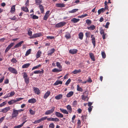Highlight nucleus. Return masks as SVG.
<instances>
[{
    "label": "nucleus",
    "mask_w": 128,
    "mask_h": 128,
    "mask_svg": "<svg viewBox=\"0 0 128 128\" xmlns=\"http://www.w3.org/2000/svg\"><path fill=\"white\" fill-rule=\"evenodd\" d=\"M23 78L24 79V81L25 83L27 85L29 82V78L28 77L27 74L26 72H24L23 73Z\"/></svg>",
    "instance_id": "nucleus-1"
},
{
    "label": "nucleus",
    "mask_w": 128,
    "mask_h": 128,
    "mask_svg": "<svg viewBox=\"0 0 128 128\" xmlns=\"http://www.w3.org/2000/svg\"><path fill=\"white\" fill-rule=\"evenodd\" d=\"M18 114L17 110L15 109H13V111L12 115V118H14L16 117Z\"/></svg>",
    "instance_id": "nucleus-2"
},
{
    "label": "nucleus",
    "mask_w": 128,
    "mask_h": 128,
    "mask_svg": "<svg viewBox=\"0 0 128 128\" xmlns=\"http://www.w3.org/2000/svg\"><path fill=\"white\" fill-rule=\"evenodd\" d=\"M55 107L53 106L52 108L51 109L46 110L45 113L46 115H48L52 113L54 111Z\"/></svg>",
    "instance_id": "nucleus-3"
},
{
    "label": "nucleus",
    "mask_w": 128,
    "mask_h": 128,
    "mask_svg": "<svg viewBox=\"0 0 128 128\" xmlns=\"http://www.w3.org/2000/svg\"><path fill=\"white\" fill-rule=\"evenodd\" d=\"M66 24L65 22H61L59 23H57L55 25V27L58 28H59L62 27Z\"/></svg>",
    "instance_id": "nucleus-4"
},
{
    "label": "nucleus",
    "mask_w": 128,
    "mask_h": 128,
    "mask_svg": "<svg viewBox=\"0 0 128 128\" xmlns=\"http://www.w3.org/2000/svg\"><path fill=\"white\" fill-rule=\"evenodd\" d=\"M8 70L10 72L16 74H18V72L14 68H12V67H10L8 68Z\"/></svg>",
    "instance_id": "nucleus-5"
},
{
    "label": "nucleus",
    "mask_w": 128,
    "mask_h": 128,
    "mask_svg": "<svg viewBox=\"0 0 128 128\" xmlns=\"http://www.w3.org/2000/svg\"><path fill=\"white\" fill-rule=\"evenodd\" d=\"M42 35L41 33H36L34 34L32 36L30 37V38H35L39 37L42 36Z\"/></svg>",
    "instance_id": "nucleus-6"
},
{
    "label": "nucleus",
    "mask_w": 128,
    "mask_h": 128,
    "mask_svg": "<svg viewBox=\"0 0 128 128\" xmlns=\"http://www.w3.org/2000/svg\"><path fill=\"white\" fill-rule=\"evenodd\" d=\"M88 93L87 92L85 91L84 93H83V94L82 96V99L83 100H86V98H87V100H88Z\"/></svg>",
    "instance_id": "nucleus-7"
},
{
    "label": "nucleus",
    "mask_w": 128,
    "mask_h": 128,
    "mask_svg": "<svg viewBox=\"0 0 128 128\" xmlns=\"http://www.w3.org/2000/svg\"><path fill=\"white\" fill-rule=\"evenodd\" d=\"M91 37L92 38V42L94 46V48L96 46V42L95 40V38L94 35L92 34L91 36Z\"/></svg>",
    "instance_id": "nucleus-8"
},
{
    "label": "nucleus",
    "mask_w": 128,
    "mask_h": 128,
    "mask_svg": "<svg viewBox=\"0 0 128 128\" xmlns=\"http://www.w3.org/2000/svg\"><path fill=\"white\" fill-rule=\"evenodd\" d=\"M10 109V107H6L3 109H2L0 111V112H2L3 113H6Z\"/></svg>",
    "instance_id": "nucleus-9"
},
{
    "label": "nucleus",
    "mask_w": 128,
    "mask_h": 128,
    "mask_svg": "<svg viewBox=\"0 0 128 128\" xmlns=\"http://www.w3.org/2000/svg\"><path fill=\"white\" fill-rule=\"evenodd\" d=\"M33 90L34 92L37 95H39L40 93V90L38 88L34 87L33 88Z\"/></svg>",
    "instance_id": "nucleus-10"
},
{
    "label": "nucleus",
    "mask_w": 128,
    "mask_h": 128,
    "mask_svg": "<svg viewBox=\"0 0 128 128\" xmlns=\"http://www.w3.org/2000/svg\"><path fill=\"white\" fill-rule=\"evenodd\" d=\"M24 41H22L18 42L14 46V49L17 48L18 47L21 46L22 44L24 43Z\"/></svg>",
    "instance_id": "nucleus-11"
},
{
    "label": "nucleus",
    "mask_w": 128,
    "mask_h": 128,
    "mask_svg": "<svg viewBox=\"0 0 128 128\" xmlns=\"http://www.w3.org/2000/svg\"><path fill=\"white\" fill-rule=\"evenodd\" d=\"M78 50L76 49H70L69 50V52L70 53L72 54H74L77 53Z\"/></svg>",
    "instance_id": "nucleus-12"
},
{
    "label": "nucleus",
    "mask_w": 128,
    "mask_h": 128,
    "mask_svg": "<svg viewBox=\"0 0 128 128\" xmlns=\"http://www.w3.org/2000/svg\"><path fill=\"white\" fill-rule=\"evenodd\" d=\"M55 114L56 116L58 118H62L64 116L63 114L58 112H56Z\"/></svg>",
    "instance_id": "nucleus-13"
},
{
    "label": "nucleus",
    "mask_w": 128,
    "mask_h": 128,
    "mask_svg": "<svg viewBox=\"0 0 128 128\" xmlns=\"http://www.w3.org/2000/svg\"><path fill=\"white\" fill-rule=\"evenodd\" d=\"M50 94V91H48L44 94L43 96V98L44 99H46L49 96Z\"/></svg>",
    "instance_id": "nucleus-14"
},
{
    "label": "nucleus",
    "mask_w": 128,
    "mask_h": 128,
    "mask_svg": "<svg viewBox=\"0 0 128 128\" xmlns=\"http://www.w3.org/2000/svg\"><path fill=\"white\" fill-rule=\"evenodd\" d=\"M36 102V99L34 98H32L29 100H28V102L29 103L34 104Z\"/></svg>",
    "instance_id": "nucleus-15"
},
{
    "label": "nucleus",
    "mask_w": 128,
    "mask_h": 128,
    "mask_svg": "<svg viewBox=\"0 0 128 128\" xmlns=\"http://www.w3.org/2000/svg\"><path fill=\"white\" fill-rule=\"evenodd\" d=\"M81 70L80 69L78 70H75L72 72V73L74 74H76L80 73L81 72Z\"/></svg>",
    "instance_id": "nucleus-16"
},
{
    "label": "nucleus",
    "mask_w": 128,
    "mask_h": 128,
    "mask_svg": "<svg viewBox=\"0 0 128 128\" xmlns=\"http://www.w3.org/2000/svg\"><path fill=\"white\" fill-rule=\"evenodd\" d=\"M56 6L58 8H62L65 6V4H63L57 3L56 4Z\"/></svg>",
    "instance_id": "nucleus-17"
},
{
    "label": "nucleus",
    "mask_w": 128,
    "mask_h": 128,
    "mask_svg": "<svg viewBox=\"0 0 128 128\" xmlns=\"http://www.w3.org/2000/svg\"><path fill=\"white\" fill-rule=\"evenodd\" d=\"M89 55L91 59L94 61H95V59L94 54L92 52H90L89 53Z\"/></svg>",
    "instance_id": "nucleus-18"
},
{
    "label": "nucleus",
    "mask_w": 128,
    "mask_h": 128,
    "mask_svg": "<svg viewBox=\"0 0 128 128\" xmlns=\"http://www.w3.org/2000/svg\"><path fill=\"white\" fill-rule=\"evenodd\" d=\"M66 108L68 110V112L71 113L72 110V108L71 106L70 105H68L67 106Z\"/></svg>",
    "instance_id": "nucleus-19"
},
{
    "label": "nucleus",
    "mask_w": 128,
    "mask_h": 128,
    "mask_svg": "<svg viewBox=\"0 0 128 128\" xmlns=\"http://www.w3.org/2000/svg\"><path fill=\"white\" fill-rule=\"evenodd\" d=\"M38 7L39 8L41 12L42 13H43L44 11V6L42 4H39Z\"/></svg>",
    "instance_id": "nucleus-20"
},
{
    "label": "nucleus",
    "mask_w": 128,
    "mask_h": 128,
    "mask_svg": "<svg viewBox=\"0 0 128 128\" xmlns=\"http://www.w3.org/2000/svg\"><path fill=\"white\" fill-rule=\"evenodd\" d=\"M96 28V26L94 25H92L89 26L87 28L90 30H94Z\"/></svg>",
    "instance_id": "nucleus-21"
},
{
    "label": "nucleus",
    "mask_w": 128,
    "mask_h": 128,
    "mask_svg": "<svg viewBox=\"0 0 128 128\" xmlns=\"http://www.w3.org/2000/svg\"><path fill=\"white\" fill-rule=\"evenodd\" d=\"M55 51V50L54 48H52L51 49L50 51L49 52L48 55V56H51L52 54L54 53Z\"/></svg>",
    "instance_id": "nucleus-22"
},
{
    "label": "nucleus",
    "mask_w": 128,
    "mask_h": 128,
    "mask_svg": "<svg viewBox=\"0 0 128 128\" xmlns=\"http://www.w3.org/2000/svg\"><path fill=\"white\" fill-rule=\"evenodd\" d=\"M41 71L40 70H36L34 72V74H40L41 73H43L44 72V70L42 69H41Z\"/></svg>",
    "instance_id": "nucleus-23"
},
{
    "label": "nucleus",
    "mask_w": 128,
    "mask_h": 128,
    "mask_svg": "<svg viewBox=\"0 0 128 128\" xmlns=\"http://www.w3.org/2000/svg\"><path fill=\"white\" fill-rule=\"evenodd\" d=\"M15 5H13L11 8L10 12L11 13L13 14L15 11Z\"/></svg>",
    "instance_id": "nucleus-24"
},
{
    "label": "nucleus",
    "mask_w": 128,
    "mask_h": 128,
    "mask_svg": "<svg viewBox=\"0 0 128 128\" xmlns=\"http://www.w3.org/2000/svg\"><path fill=\"white\" fill-rule=\"evenodd\" d=\"M60 110L61 112L64 114H68V112L66 110L62 108H60Z\"/></svg>",
    "instance_id": "nucleus-25"
},
{
    "label": "nucleus",
    "mask_w": 128,
    "mask_h": 128,
    "mask_svg": "<svg viewBox=\"0 0 128 128\" xmlns=\"http://www.w3.org/2000/svg\"><path fill=\"white\" fill-rule=\"evenodd\" d=\"M80 20L79 19H77L76 18H73L71 20V21L73 22L74 23H76L78 22Z\"/></svg>",
    "instance_id": "nucleus-26"
},
{
    "label": "nucleus",
    "mask_w": 128,
    "mask_h": 128,
    "mask_svg": "<svg viewBox=\"0 0 128 128\" xmlns=\"http://www.w3.org/2000/svg\"><path fill=\"white\" fill-rule=\"evenodd\" d=\"M27 119L26 117V116H24L22 118V122H23L22 123H24L23 125L25 124V123L27 122V120H26Z\"/></svg>",
    "instance_id": "nucleus-27"
},
{
    "label": "nucleus",
    "mask_w": 128,
    "mask_h": 128,
    "mask_svg": "<svg viewBox=\"0 0 128 128\" xmlns=\"http://www.w3.org/2000/svg\"><path fill=\"white\" fill-rule=\"evenodd\" d=\"M42 54V52L40 50H38L37 52L36 55V57L37 58H38L40 57L41 54Z\"/></svg>",
    "instance_id": "nucleus-28"
},
{
    "label": "nucleus",
    "mask_w": 128,
    "mask_h": 128,
    "mask_svg": "<svg viewBox=\"0 0 128 128\" xmlns=\"http://www.w3.org/2000/svg\"><path fill=\"white\" fill-rule=\"evenodd\" d=\"M32 30V29L31 28H29L28 30V36H31L32 35V32L31 30Z\"/></svg>",
    "instance_id": "nucleus-29"
},
{
    "label": "nucleus",
    "mask_w": 128,
    "mask_h": 128,
    "mask_svg": "<svg viewBox=\"0 0 128 128\" xmlns=\"http://www.w3.org/2000/svg\"><path fill=\"white\" fill-rule=\"evenodd\" d=\"M78 38L81 40H82L84 36V34L82 32H80L78 34Z\"/></svg>",
    "instance_id": "nucleus-30"
},
{
    "label": "nucleus",
    "mask_w": 128,
    "mask_h": 128,
    "mask_svg": "<svg viewBox=\"0 0 128 128\" xmlns=\"http://www.w3.org/2000/svg\"><path fill=\"white\" fill-rule=\"evenodd\" d=\"M74 93V92H70L67 94L66 96L67 97H70L73 95Z\"/></svg>",
    "instance_id": "nucleus-31"
},
{
    "label": "nucleus",
    "mask_w": 128,
    "mask_h": 128,
    "mask_svg": "<svg viewBox=\"0 0 128 128\" xmlns=\"http://www.w3.org/2000/svg\"><path fill=\"white\" fill-rule=\"evenodd\" d=\"M62 97V94H59L56 96L55 97V98L57 100H59L61 99Z\"/></svg>",
    "instance_id": "nucleus-32"
},
{
    "label": "nucleus",
    "mask_w": 128,
    "mask_h": 128,
    "mask_svg": "<svg viewBox=\"0 0 128 128\" xmlns=\"http://www.w3.org/2000/svg\"><path fill=\"white\" fill-rule=\"evenodd\" d=\"M30 63L26 64H24L22 66V68H28L30 65Z\"/></svg>",
    "instance_id": "nucleus-33"
},
{
    "label": "nucleus",
    "mask_w": 128,
    "mask_h": 128,
    "mask_svg": "<svg viewBox=\"0 0 128 128\" xmlns=\"http://www.w3.org/2000/svg\"><path fill=\"white\" fill-rule=\"evenodd\" d=\"M21 9L23 11L26 12H28L29 10L28 8L27 7L23 6L21 7Z\"/></svg>",
    "instance_id": "nucleus-34"
},
{
    "label": "nucleus",
    "mask_w": 128,
    "mask_h": 128,
    "mask_svg": "<svg viewBox=\"0 0 128 128\" xmlns=\"http://www.w3.org/2000/svg\"><path fill=\"white\" fill-rule=\"evenodd\" d=\"M78 10V9H74L71 10L69 11L68 12L69 13H72L75 12Z\"/></svg>",
    "instance_id": "nucleus-35"
},
{
    "label": "nucleus",
    "mask_w": 128,
    "mask_h": 128,
    "mask_svg": "<svg viewBox=\"0 0 128 128\" xmlns=\"http://www.w3.org/2000/svg\"><path fill=\"white\" fill-rule=\"evenodd\" d=\"M62 71V69L58 70L56 68H54L52 70V71L53 72H58Z\"/></svg>",
    "instance_id": "nucleus-36"
},
{
    "label": "nucleus",
    "mask_w": 128,
    "mask_h": 128,
    "mask_svg": "<svg viewBox=\"0 0 128 128\" xmlns=\"http://www.w3.org/2000/svg\"><path fill=\"white\" fill-rule=\"evenodd\" d=\"M65 36L67 39H69L71 37L70 34L69 32L67 33Z\"/></svg>",
    "instance_id": "nucleus-37"
},
{
    "label": "nucleus",
    "mask_w": 128,
    "mask_h": 128,
    "mask_svg": "<svg viewBox=\"0 0 128 128\" xmlns=\"http://www.w3.org/2000/svg\"><path fill=\"white\" fill-rule=\"evenodd\" d=\"M15 100H13L10 101H9L8 102V103L9 105H11L13 104V103L16 102Z\"/></svg>",
    "instance_id": "nucleus-38"
},
{
    "label": "nucleus",
    "mask_w": 128,
    "mask_h": 128,
    "mask_svg": "<svg viewBox=\"0 0 128 128\" xmlns=\"http://www.w3.org/2000/svg\"><path fill=\"white\" fill-rule=\"evenodd\" d=\"M62 81L60 80H57L54 83V85H57L59 84H62Z\"/></svg>",
    "instance_id": "nucleus-39"
},
{
    "label": "nucleus",
    "mask_w": 128,
    "mask_h": 128,
    "mask_svg": "<svg viewBox=\"0 0 128 128\" xmlns=\"http://www.w3.org/2000/svg\"><path fill=\"white\" fill-rule=\"evenodd\" d=\"M31 51V49H28L26 52V53L25 54V56H28L29 54H30V53Z\"/></svg>",
    "instance_id": "nucleus-40"
},
{
    "label": "nucleus",
    "mask_w": 128,
    "mask_h": 128,
    "mask_svg": "<svg viewBox=\"0 0 128 128\" xmlns=\"http://www.w3.org/2000/svg\"><path fill=\"white\" fill-rule=\"evenodd\" d=\"M15 93L14 91L12 92L8 93V94L9 97L12 96L15 94Z\"/></svg>",
    "instance_id": "nucleus-41"
},
{
    "label": "nucleus",
    "mask_w": 128,
    "mask_h": 128,
    "mask_svg": "<svg viewBox=\"0 0 128 128\" xmlns=\"http://www.w3.org/2000/svg\"><path fill=\"white\" fill-rule=\"evenodd\" d=\"M77 90L78 91L80 92H82L83 91V89L80 87L78 85L77 86Z\"/></svg>",
    "instance_id": "nucleus-42"
},
{
    "label": "nucleus",
    "mask_w": 128,
    "mask_h": 128,
    "mask_svg": "<svg viewBox=\"0 0 128 128\" xmlns=\"http://www.w3.org/2000/svg\"><path fill=\"white\" fill-rule=\"evenodd\" d=\"M42 66V65L40 64H39L36 66L33 67L32 69V70H34L37 69L39 68L40 67Z\"/></svg>",
    "instance_id": "nucleus-43"
},
{
    "label": "nucleus",
    "mask_w": 128,
    "mask_h": 128,
    "mask_svg": "<svg viewBox=\"0 0 128 128\" xmlns=\"http://www.w3.org/2000/svg\"><path fill=\"white\" fill-rule=\"evenodd\" d=\"M57 66L60 69L62 68V66L60 64L59 62H57L56 63Z\"/></svg>",
    "instance_id": "nucleus-44"
},
{
    "label": "nucleus",
    "mask_w": 128,
    "mask_h": 128,
    "mask_svg": "<svg viewBox=\"0 0 128 128\" xmlns=\"http://www.w3.org/2000/svg\"><path fill=\"white\" fill-rule=\"evenodd\" d=\"M85 34L86 38H89L90 36V32H87L85 33Z\"/></svg>",
    "instance_id": "nucleus-45"
},
{
    "label": "nucleus",
    "mask_w": 128,
    "mask_h": 128,
    "mask_svg": "<svg viewBox=\"0 0 128 128\" xmlns=\"http://www.w3.org/2000/svg\"><path fill=\"white\" fill-rule=\"evenodd\" d=\"M35 3L37 5L40 4L42 3V0H35Z\"/></svg>",
    "instance_id": "nucleus-46"
},
{
    "label": "nucleus",
    "mask_w": 128,
    "mask_h": 128,
    "mask_svg": "<svg viewBox=\"0 0 128 128\" xmlns=\"http://www.w3.org/2000/svg\"><path fill=\"white\" fill-rule=\"evenodd\" d=\"M104 11V9L103 8H102L98 10V14H100L102 12H103Z\"/></svg>",
    "instance_id": "nucleus-47"
},
{
    "label": "nucleus",
    "mask_w": 128,
    "mask_h": 128,
    "mask_svg": "<svg viewBox=\"0 0 128 128\" xmlns=\"http://www.w3.org/2000/svg\"><path fill=\"white\" fill-rule=\"evenodd\" d=\"M86 23H87V25H90L92 23V22L89 19H87L86 20Z\"/></svg>",
    "instance_id": "nucleus-48"
},
{
    "label": "nucleus",
    "mask_w": 128,
    "mask_h": 128,
    "mask_svg": "<svg viewBox=\"0 0 128 128\" xmlns=\"http://www.w3.org/2000/svg\"><path fill=\"white\" fill-rule=\"evenodd\" d=\"M24 123H22L21 124L18 125L14 127V128H20L23 126Z\"/></svg>",
    "instance_id": "nucleus-49"
},
{
    "label": "nucleus",
    "mask_w": 128,
    "mask_h": 128,
    "mask_svg": "<svg viewBox=\"0 0 128 128\" xmlns=\"http://www.w3.org/2000/svg\"><path fill=\"white\" fill-rule=\"evenodd\" d=\"M102 55V58H104L106 57V54L104 52H102L101 53Z\"/></svg>",
    "instance_id": "nucleus-50"
},
{
    "label": "nucleus",
    "mask_w": 128,
    "mask_h": 128,
    "mask_svg": "<svg viewBox=\"0 0 128 128\" xmlns=\"http://www.w3.org/2000/svg\"><path fill=\"white\" fill-rule=\"evenodd\" d=\"M9 18L10 19L12 20H14L15 21H16L17 20V19L16 18V17L15 16H14L13 18L10 17V18Z\"/></svg>",
    "instance_id": "nucleus-51"
},
{
    "label": "nucleus",
    "mask_w": 128,
    "mask_h": 128,
    "mask_svg": "<svg viewBox=\"0 0 128 128\" xmlns=\"http://www.w3.org/2000/svg\"><path fill=\"white\" fill-rule=\"evenodd\" d=\"M41 120L40 119L39 120H35L34 122L33 123L34 124H37L38 123H39L41 122Z\"/></svg>",
    "instance_id": "nucleus-52"
},
{
    "label": "nucleus",
    "mask_w": 128,
    "mask_h": 128,
    "mask_svg": "<svg viewBox=\"0 0 128 128\" xmlns=\"http://www.w3.org/2000/svg\"><path fill=\"white\" fill-rule=\"evenodd\" d=\"M71 81V80L70 78L68 79L66 81L65 83V84L66 85H67Z\"/></svg>",
    "instance_id": "nucleus-53"
},
{
    "label": "nucleus",
    "mask_w": 128,
    "mask_h": 128,
    "mask_svg": "<svg viewBox=\"0 0 128 128\" xmlns=\"http://www.w3.org/2000/svg\"><path fill=\"white\" fill-rule=\"evenodd\" d=\"M30 114L32 115H34L35 113V112L32 109H30L29 110Z\"/></svg>",
    "instance_id": "nucleus-54"
},
{
    "label": "nucleus",
    "mask_w": 128,
    "mask_h": 128,
    "mask_svg": "<svg viewBox=\"0 0 128 128\" xmlns=\"http://www.w3.org/2000/svg\"><path fill=\"white\" fill-rule=\"evenodd\" d=\"M46 38L47 39H52L54 38V37L53 36H47L46 37Z\"/></svg>",
    "instance_id": "nucleus-55"
},
{
    "label": "nucleus",
    "mask_w": 128,
    "mask_h": 128,
    "mask_svg": "<svg viewBox=\"0 0 128 128\" xmlns=\"http://www.w3.org/2000/svg\"><path fill=\"white\" fill-rule=\"evenodd\" d=\"M54 125L53 123H51L50 124L49 126L50 128H54Z\"/></svg>",
    "instance_id": "nucleus-56"
},
{
    "label": "nucleus",
    "mask_w": 128,
    "mask_h": 128,
    "mask_svg": "<svg viewBox=\"0 0 128 128\" xmlns=\"http://www.w3.org/2000/svg\"><path fill=\"white\" fill-rule=\"evenodd\" d=\"M24 98H17L15 100L16 102H17L19 101L20 100L24 99Z\"/></svg>",
    "instance_id": "nucleus-57"
},
{
    "label": "nucleus",
    "mask_w": 128,
    "mask_h": 128,
    "mask_svg": "<svg viewBox=\"0 0 128 128\" xmlns=\"http://www.w3.org/2000/svg\"><path fill=\"white\" fill-rule=\"evenodd\" d=\"M100 33L101 35H102L104 33V29L102 28L100 29Z\"/></svg>",
    "instance_id": "nucleus-58"
},
{
    "label": "nucleus",
    "mask_w": 128,
    "mask_h": 128,
    "mask_svg": "<svg viewBox=\"0 0 128 128\" xmlns=\"http://www.w3.org/2000/svg\"><path fill=\"white\" fill-rule=\"evenodd\" d=\"M87 16H88L87 14H84V15H82L80 16H78V17L79 18H84V17Z\"/></svg>",
    "instance_id": "nucleus-59"
},
{
    "label": "nucleus",
    "mask_w": 128,
    "mask_h": 128,
    "mask_svg": "<svg viewBox=\"0 0 128 128\" xmlns=\"http://www.w3.org/2000/svg\"><path fill=\"white\" fill-rule=\"evenodd\" d=\"M14 43H12L9 45L8 47L10 49L14 45Z\"/></svg>",
    "instance_id": "nucleus-60"
},
{
    "label": "nucleus",
    "mask_w": 128,
    "mask_h": 128,
    "mask_svg": "<svg viewBox=\"0 0 128 128\" xmlns=\"http://www.w3.org/2000/svg\"><path fill=\"white\" fill-rule=\"evenodd\" d=\"M49 16L48 15H46L45 14L43 18L44 20H46L48 18Z\"/></svg>",
    "instance_id": "nucleus-61"
},
{
    "label": "nucleus",
    "mask_w": 128,
    "mask_h": 128,
    "mask_svg": "<svg viewBox=\"0 0 128 128\" xmlns=\"http://www.w3.org/2000/svg\"><path fill=\"white\" fill-rule=\"evenodd\" d=\"M60 121L59 119L57 118H54L53 121L55 122H58Z\"/></svg>",
    "instance_id": "nucleus-62"
},
{
    "label": "nucleus",
    "mask_w": 128,
    "mask_h": 128,
    "mask_svg": "<svg viewBox=\"0 0 128 128\" xmlns=\"http://www.w3.org/2000/svg\"><path fill=\"white\" fill-rule=\"evenodd\" d=\"M11 61L13 63H16L17 62V60H16L15 58H13L11 60Z\"/></svg>",
    "instance_id": "nucleus-63"
},
{
    "label": "nucleus",
    "mask_w": 128,
    "mask_h": 128,
    "mask_svg": "<svg viewBox=\"0 0 128 128\" xmlns=\"http://www.w3.org/2000/svg\"><path fill=\"white\" fill-rule=\"evenodd\" d=\"M6 104V103L5 102H3L2 103L0 104V107H2Z\"/></svg>",
    "instance_id": "nucleus-64"
}]
</instances>
